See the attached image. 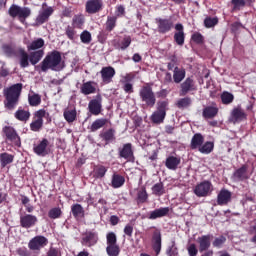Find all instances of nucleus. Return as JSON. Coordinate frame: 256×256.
Masks as SVG:
<instances>
[{"instance_id":"obj_1","label":"nucleus","mask_w":256,"mask_h":256,"mask_svg":"<svg viewBox=\"0 0 256 256\" xmlns=\"http://www.w3.org/2000/svg\"><path fill=\"white\" fill-rule=\"evenodd\" d=\"M23 92V84L16 83L3 89L4 107L8 111H13L19 105L21 93Z\"/></svg>"},{"instance_id":"obj_2","label":"nucleus","mask_w":256,"mask_h":256,"mask_svg":"<svg viewBox=\"0 0 256 256\" xmlns=\"http://www.w3.org/2000/svg\"><path fill=\"white\" fill-rule=\"evenodd\" d=\"M40 69L43 73L51 71H63L65 69V61L61 56V52L54 50L46 55L40 64Z\"/></svg>"},{"instance_id":"obj_3","label":"nucleus","mask_w":256,"mask_h":256,"mask_svg":"<svg viewBox=\"0 0 256 256\" xmlns=\"http://www.w3.org/2000/svg\"><path fill=\"white\" fill-rule=\"evenodd\" d=\"M8 14L10 17H13V19L17 17L20 23L25 24V21H27L28 17H31V8L21 7L19 5L13 4L10 6Z\"/></svg>"},{"instance_id":"obj_4","label":"nucleus","mask_w":256,"mask_h":256,"mask_svg":"<svg viewBox=\"0 0 256 256\" xmlns=\"http://www.w3.org/2000/svg\"><path fill=\"white\" fill-rule=\"evenodd\" d=\"M139 96L146 107H155L157 98L155 97V92H153V88H151V86H143L139 91Z\"/></svg>"},{"instance_id":"obj_5","label":"nucleus","mask_w":256,"mask_h":256,"mask_svg":"<svg viewBox=\"0 0 256 256\" xmlns=\"http://www.w3.org/2000/svg\"><path fill=\"white\" fill-rule=\"evenodd\" d=\"M106 253L108 256H119L121 248L117 244V235L115 232H110L106 235Z\"/></svg>"},{"instance_id":"obj_6","label":"nucleus","mask_w":256,"mask_h":256,"mask_svg":"<svg viewBox=\"0 0 256 256\" xmlns=\"http://www.w3.org/2000/svg\"><path fill=\"white\" fill-rule=\"evenodd\" d=\"M49 118V112L45 111V109H40L34 113V119L30 123L31 131L34 133H39L41 129H43V118Z\"/></svg>"},{"instance_id":"obj_7","label":"nucleus","mask_w":256,"mask_h":256,"mask_svg":"<svg viewBox=\"0 0 256 256\" xmlns=\"http://www.w3.org/2000/svg\"><path fill=\"white\" fill-rule=\"evenodd\" d=\"M167 107H169V103L167 101L158 102L157 110L151 115L152 123H163L165 121V117L167 115Z\"/></svg>"},{"instance_id":"obj_8","label":"nucleus","mask_w":256,"mask_h":256,"mask_svg":"<svg viewBox=\"0 0 256 256\" xmlns=\"http://www.w3.org/2000/svg\"><path fill=\"white\" fill-rule=\"evenodd\" d=\"M213 191V184L209 180H205L194 188L197 197H207Z\"/></svg>"},{"instance_id":"obj_9","label":"nucleus","mask_w":256,"mask_h":256,"mask_svg":"<svg viewBox=\"0 0 256 256\" xmlns=\"http://www.w3.org/2000/svg\"><path fill=\"white\" fill-rule=\"evenodd\" d=\"M85 11L88 15H96L103 11V0H87L85 3Z\"/></svg>"},{"instance_id":"obj_10","label":"nucleus","mask_w":256,"mask_h":256,"mask_svg":"<svg viewBox=\"0 0 256 256\" xmlns=\"http://www.w3.org/2000/svg\"><path fill=\"white\" fill-rule=\"evenodd\" d=\"M48 243L49 240L45 236H35L29 241L28 247L31 251H39L43 247H47Z\"/></svg>"},{"instance_id":"obj_11","label":"nucleus","mask_w":256,"mask_h":256,"mask_svg":"<svg viewBox=\"0 0 256 256\" xmlns=\"http://www.w3.org/2000/svg\"><path fill=\"white\" fill-rule=\"evenodd\" d=\"M33 151L38 157H47L49 153V140L47 138H43L39 143L35 144L33 147Z\"/></svg>"},{"instance_id":"obj_12","label":"nucleus","mask_w":256,"mask_h":256,"mask_svg":"<svg viewBox=\"0 0 256 256\" xmlns=\"http://www.w3.org/2000/svg\"><path fill=\"white\" fill-rule=\"evenodd\" d=\"M38 222L39 219L33 214H23L20 216V226L23 227V229H31V227H35Z\"/></svg>"},{"instance_id":"obj_13","label":"nucleus","mask_w":256,"mask_h":256,"mask_svg":"<svg viewBox=\"0 0 256 256\" xmlns=\"http://www.w3.org/2000/svg\"><path fill=\"white\" fill-rule=\"evenodd\" d=\"M52 15H53V8L47 7L45 4H43L41 10L38 13V16L36 17V23L38 25H43V23H47V21H49V18Z\"/></svg>"},{"instance_id":"obj_14","label":"nucleus","mask_w":256,"mask_h":256,"mask_svg":"<svg viewBox=\"0 0 256 256\" xmlns=\"http://www.w3.org/2000/svg\"><path fill=\"white\" fill-rule=\"evenodd\" d=\"M115 73V68H113L112 66L103 67L100 71L102 83L104 85H109V83H112L113 77H115Z\"/></svg>"},{"instance_id":"obj_15","label":"nucleus","mask_w":256,"mask_h":256,"mask_svg":"<svg viewBox=\"0 0 256 256\" xmlns=\"http://www.w3.org/2000/svg\"><path fill=\"white\" fill-rule=\"evenodd\" d=\"M156 23L158 25V33H169L173 29V20L167 18H156Z\"/></svg>"},{"instance_id":"obj_16","label":"nucleus","mask_w":256,"mask_h":256,"mask_svg":"<svg viewBox=\"0 0 256 256\" xmlns=\"http://www.w3.org/2000/svg\"><path fill=\"white\" fill-rule=\"evenodd\" d=\"M3 133L8 141H11L14 145H21V138L19 137V134H17L15 128L6 126L3 128Z\"/></svg>"},{"instance_id":"obj_17","label":"nucleus","mask_w":256,"mask_h":256,"mask_svg":"<svg viewBox=\"0 0 256 256\" xmlns=\"http://www.w3.org/2000/svg\"><path fill=\"white\" fill-rule=\"evenodd\" d=\"M119 157L126 159V161H135V156L133 155V146L131 143H126L122 148L118 149Z\"/></svg>"},{"instance_id":"obj_18","label":"nucleus","mask_w":256,"mask_h":256,"mask_svg":"<svg viewBox=\"0 0 256 256\" xmlns=\"http://www.w3.org/2000/svg\"><path fill=\"white\" fill-rule=\"evenodd\" d=\"M245 119H247V114L241 106H238L231 111L229 119L231 123H241V121H245Z\"/></svg>"},{"instance_id":"obj_19","label":"nucleus","mask_w":256,"mask_h":256,"mask_svg":"<svg viewBox=\"0 0 256 256\" xmlns=\"http://www.w3.org/2000/svg\"><path fill=\"white\" fill-rule=\"evenodd\" d=\"M103 108L102 105V98L100 95L96 97V99H93L88 104L89 112L92 115H99L101 113V109Z\"/></svg>"},{"instance_id":"obj_20","label":"nucleus","mask_w":256,"mask_h":256,"mask_svg":"<svg viewBox=\"0 0 256 256\" xmlns=\"http://www.w3.org/2000/svg\"><path fill=\"white\" fill-rule=\"evenodd\" d=\"M169 213H171L170 207H161L151 211L148 215V219H151V220L161 219V217H167Z\"/></svg>"},{"instance_id":"obj_21","label":"nucleus","mask_w":256,"mask_h":256,"mask_svg":"<svg viewBox=\"0 0 256 256\" xmlns=\"http://www.w3.org/2000/svg\"><path fill=\"white\" fill-rule=\"evenodd\" d=\"M193 89H195V81L189 77L181 84L180 96H185L189 91H193Z\"/></svg>"},{"instance_id":"obj_22","label":"nucleus","mask_w":256,"mask_h":256,"mask_svg":"<svg viewBox=\"0 0 256 256\" xmlns=\"http://www.w3.org/2000/svg\"><path fill=\"white\" fill-rule=\"evenodd\" d=\"M176 32L174 34V41L177 45L183 46L185 44V32L183 31V24H176L175 25Z\"/></svg>"},{"instance_id":"obj_23","label":"nucleus","mask_w":256,"mask_h":256,"mask_svg":"<svg viewBox=\"0 0 256 256\" xmlns=\"http://www.w3.org/2000/svg\"><path fill=\"white\" fill-rule=\"evenodd\" d=\"M153 242V250L155 251L156 255L161 253V231L155 230L152 236Z\"/></svg>"},{"instance_id":"obj_24","label":"nucleus","mask_w":256,"mask_h":256,"mask_svg":"<svg viewBox=\"0 0 256 256\" xmlns=\"http://www.w3.org/2000/svg\"><path fill=\"white\" fill-rule=\"evenodd\" d=\"M229 201H231V192L227 189L220 190L217 196L218 205H227Z\"/></svg>"},{"instance_id":"obj_25","label":"nucleus","mask_w":256,"mask_h":256,"mask_svg":"<svg viewBox=\"0 0 256 256\" xmlns=\"http://www.w3.org/2000/svg\"><path fill=\"white\" fill-rule=\"evenodd\" d=\"M98 241L97 233L88 232L82 239V244L86 245V247H91L95 245Z\"/></svg>"},{"instance_id":"obj_26","label":"nucleus","mask_w":256,"mask_h":256,"mask_svg":"<svg viewBox=\"0 0 256 256\" xmlns=\"http://www.w3.org/2000/svg\"><path fill=\"white\" fill-rule=\"evenodd\" d=\"M181 164V158L175 156H169L166 158L165 166L171 171H176L177 167Z\"/></svg>"},{"instance_id":"obj_27","label":"nucleus","mask_w":256,"mask_h":256,"mask_svg":"<svg viewBox=\"0 0 256 256\" xmlns=\"http://www.w3.org/2000/svg\"><path fill=\"white\" fill-rule=\"evenodd\" d=\"M63 117L67 123H74V121H77V110L75 108H65Z\"/></svg>"},{"instance_id":"obj_28","label":"nucleus","mask_w":256,"mask_h":256,"mask_svg":"<svg viewBox=\"0 0 256 256\" xmlns=\"http://www.w3.org/2000/svg\"><path fill=\"white\" fill-rule=\"evenodd\" d=\"M80 91L83 95H92L97 91V88L95 87V82L88 81L82 84Z\"/></svg>"},{"instance_id":"obj_29","label":"nucleus","mask_w":256,"mask_h":256,"mask_svg":"<svg viewBox=\"0 0 256 256\" xmlns=\"http://www.w3.org/2000/svg\"><path fill=\"white\" fill-rule=\"evenodd\" d=\"M203 143H205V137L201 133H196L191 139L190 147L191 149H199Z\"/></svg>"},{"instance_id":"obj_30","label":"nucleus","mask_w":256,"mask_h":256,"mask_svg":"<svg viewBox=\"0 0 256 256\" xmlns=\"http://www.w3.org/2000/svg\"><path fill=\"white\" fill-rule=\"evenodd\" d=\"M14 117L18 121L27 123V120L31 117V112H29V110H24L23 108H18V110L14 113Z\"/></svg>"},{"instance_id":"obj_31","label":"nucleus","mask_w":256,"mask_h":256,"mask_svg":"<svg viewBox=\"0 0 256 256\" xmlns=\"http://www.w3.org/2000/svg\"><path fill=\"white\" fill-rule=\"evenodd\" d=\"M111 185L113 189H119L125 185V177L121 176L120 174L114 173L112 175Z\"/></svg>"},{"instance_id":"obj_32","label":"nucleus","mask_w":256,"mask_h":256,"mask_svg":"<svg viewBox=\"0 0 256 256\" xmlns=\"http://www.w3.org/2000/svg\"><path fill=\"white\" fill-rule=\"evenodd\" d=\"M71 212L75 219H83L85 217V210L81 204H74L71 206Z\"/></svg>"},{"instance_id":"obj_33","label":"nucleus","mask_w":256,"mask_h":256,"mask_svg":"<svg viewBox=\"0 0 256 256\" xmlns=\"http://www.w3.org/2000/svg\"><path fill=\"white\" fill-rule=\"evenodd\" d=\"M100 137L103 141H106V143H112V141H115V129L110 128L102 131L100 133Z\"/></svg>"},{"instance_id":"obj_34","label":"nucleus","mask_w":256,"mask_h":256,"mask_svg":"<svg viewBox=\"0 0 256 256\" xmlns=\"http://www.w3.org/2000/svg\"><path fill=\"white\" fill-rule=\"evenodd\" d=\"M213 149H215V143L211 141H207L198 148V151L202 153V155H209L213 153Z\"/></svg>"},{"instance_id":"obj_35","label":"nucleus","mask_w":256,"mask_h":256,"mask_svg":"<svg viewBox=\"0 0 256 256\" xmlns=\"http://www.w3.org/2000/svg\"><path fill=\"white\" fill-rule=\"evenodd\" d=\"M45 46V40L43 38H37L36 40H33L28 46V51H39Z\"/></svg>"},{"instance_id":"obj_36","label":"nucleus","mask_w":256,"mask_h":256,"mask_svg":"<svg viewBox=\"0 0 256 256\" xmlns=\"http://www.w3.org/2000/svg\"><path fill=\"white\" fill-rule=\"evenodd\" d=\"M28 103L30 107H39V105H41V95L35 92H30L28 94Z\"/></svg>"},{"instance_id":"obj_37","label":"nucleus","mask_w":256,"mask_h":256,"mask_svg":"<svg viewBox=\"0 0 256 256\" xmlns=\"http://www.w3.org/2000/svg\"><path fill=\"white\" fill-rule=\"evenodd\" d=\"M185 75H186L185 69L179 68L176 66L173 71L174 83H181V81H183V79H185Z\"/></svg>"},{"instance_id":"obj_38","label":"nucleus","mask_w":256,"mask_h":256,"mask_svg":"<svg viewBox=\"0 0 256 256\" xmlns=\"http://www.w3.org/2000/svg\"><path fill=\"white\" fill-rule=\"evenodd\" d=\"M43 55H45V51L43 50H37L34 52L30 53V63L32 65H37V63H39L41 61V59H43Z\"/></svg>"},{"instance_id":"obj_39","label":"nucleus","mask_w":256,"mask_h":256,"mask_svg":"<svg viewBox=\"0 0 256 256\" xmlns=\"http://www.w3.org/2000/svg\"><path fill=\"white\" fill-rule=\"evenodd\" d=\"M234 181H243L247 179V166H242L234 172Z\"/></svg>"},{"instance_id":"obj_40","label":"nucleus","mask_w":256,"mask_h":256,"mask_svg":"<svg viewBox=\"0 0 256 256\" xmlns=\"http://www.w3.org/2000/svg\"><path fill=\"white\" fill-rule=\"evenodd\" d=\"M219 113V109L214 106H208L203 110V117L205 119H213Z\"/></svg>"},{"instance_id":"obj_41","label":"nucleus","mask_w":256,"mask_h":256,"mask_svg":"<svg viewBox=\"0 0 256 256\" xmlns=\"http://www.w3.org/2000/svg\"><path fill=\"white\" fill-rule=\"evenodd\" d=\"M106 173H107V167L103 165H97L93 169V177H95V179H103Z\"/></svg>"},{"instance_id":"obj_42","label":"nucleus","mask_w":256,"mask_h":256,"mask_svg":"<svg viewBox=\"0 0 256 256\" xmlns=\"http://www.w3.org/2000/svg\"><path fill=\"white\" fill-rule=\"evenodd\" d=\"M117 27V16H107L105 30L111 33Z\"/></svg>"},{"instance_id":"obj_43","label":"nucleus","mask_w":256,"mask_h":256,"mask_svg":"<svg viewBox=\"0 0 256 256\" xmlns=\"http://www.w3.org/2000/svg\"><path fill=\"white\" fill-rule=\"evenodd\" d=\"M105 125H107V119L105 118L96 119L92 123L90 129L94 133L95 131H99V129L105 127Z\"/></svg>"},{"instance_id":"obj_44","label":"nucleus","mask_w":256,"mask_h":256,"mask_svg":"<svg viewBox=\"0 0 256 256\" xmlns=\"http://www.w3.org/2000/svg\"><path fill=\"white\" fill-rule=\"evenodd\" d=\"M19 55H20V67H22L23 69H25V67H29V54H27L25 50L20 49Z\"/></svg>"},{"instance_id":"obj_45","label":"nucleus","mask_w":256,"mask_h":256,"mask_svg":"<svg viewBox=\"0 0 256 256\" xmlns=\"http://www.w3.org/2000/svg\"><path fill=\"white\" fill-rule=\"evenodd\" d=\"M167 256H179V248H177V244L175 240H172L170 245L166 249Z\"/></svg>"},{"instance_id":"obj_46","label":"nucleus","mask_w":256,"mask_h":256,"mask_svg":"<svg viewBox=\"0 0 256 256\" xmlns=\"http://www.w3.org/2000/svg\"><path fill=\"white\" fill-rule=\"evenodd\" d=\"M13 159H14V156L9 153L0 154V163L2 167H7V165L11 164Z\"/></svg>"},{"instance_id":"obj_47","label":"nucleus","mask_w":256,"mask_h":256,"mask_svg":"<svg viewBox=\"0 0 256 256\" xmlns=\"http://www.w3.org/2000/svg\"><path fill=\"white\" fill-rule=\"evenodd\" d=\"M152 193L157 197H161V195H165V187L163 186V183L159 182L154 184L152 187Z\"/></svg>"},{"instance_id":"obj_48","label":"nucleus","mask_w":256,"mask_h":256,"mask_svg":"<svg viewBox=\"0 0 256 256\" xmlns=\"http://www.w3.org/2000/svg\"><path fill=\"white\" fill-rule=\"evenodd\" d=\"M235 99V96L231 92L224 91L221 94V101L223 105H231V102Z\"/></svg>"},{"instance_id":"obj_49","label":"nucleus","mask_w":256,"mask_h":256,"mask_svg":"<svg viewBox=\"0 0 256 256\" xmlns=\"http://www.w3.org/2000/svg\"><path fill=\"white\" fill-rule=\"evenodd\" d=\"M63 215V211H61V208L55 207L49 210L48 217L50 219H59Z\"/></svg>"},{"instance_id":"obj_50","label":"nucleus","mask_w":256,"mask_h":256,"mask_svg":"<svg viewBox=\"0 0 256 256\" xmlns=\"http://www.w3.org/2000/svg\"><path fill=\"white\" fill-rule=\"evenodd\" d=\"M191 103H192L191 98L189 97L181 98L177 101V107L179 109H185L189 107Z\"/></svg>"},{"instance_id":"obj_51","label":"nucleus","mask_w":256,"mask_h":256,"mask_svg":"<svg viewBox=\"0 0 256 256\" xmlns=\"http://www.w3.org/2000/svg\"><path fill=\"white\" fill-rule=\"evenodd\" d=\"M227 238L225 236L216 237L212 242L213 247L216 249H221L225 245Z\"/></svg>"},{"instance_id":"obj_52","label":"nucleus","mask_w":256,"mask_h":256,"mask_svg":"<svg viewBox=\"0 0 256 256\" xmlns=\"http://www.w3.org/2000/svg\"><path fill=\"white\" fill-rule=\"evenodd\" d=\"M85 23L83 16H75L72 20V25L76 29H81Z\"/></svg>"},{"instance_id":"obj_53","label":"nucleus","mask_w":256,"mask_h":256,"mask_svg":"<svg viewBox=\"0 0 256 256\" xmlns=\"http://www.w3.org/2000/svg\"><path fill=\"white\" fill-rule=\"evenodd\" d=\"M131 45V36H125L121 41L119 46H116V49H121V51H125V49L129 48Z\"/></svg>"},{"instance_id":"obj_54","label":"nucleus","mask_w":256,"mask_h":256,"mask_svg":"<svg viewBox=\"0 0 256 256\" xmlns=\"http://www.w3.org/2000/svg\"><path fill=\"white\" fill-rule=\"evenodd\" d=\"M137 199L139 203H145L147 199H149V195L147 194V190L145 188H141L138 191Z\"/></svg>"},{"instance_id":"obj_55","label":"nucleus","mask_w":256,"mask_h":256,"mask_svg":"<svg viewBox=\"0 0 256 256\" xmlns=\"http://www.w3.org/2000/svg\"><path fill=\"white\" fill-rule=\"evenodd\" d=\"M80 40L82 41V43H84V45H89V43H91L92 41L91 32L84 30L80 34Z\"/></svg>"},{"instance_id":"obj_56","label":"nucleus","mask_w":256,"mask_h":256,"mask_svg":"<svg viewBox=\"0 0 256 256\" xmlns=\"http://www.w3.org/2000/svg\"><path fill=\"white\" fill-rule=\"evenodd\" d=\"M217 23H219V19L217 17H207L204 20V25L205 27H207L208 29H210L211 27H215V25H217Z\"/></svg>"},{"instance_id":"obj_57","label":"nucleus","mask_w":256,"mask_h":256,"mask_svg":"<svg viewBox=\"0 0 256 256\" xmlns=\"http://www.w3.org/2000/svg\"><path fill=\"white\" fill-rule=\"evenodd\" d=\"M2 51L6 57H13L15 55V50L10 45L4 44L2 46Z\"/></svg>"},{"instance_id":"obj_58","label":"nucleus","mask_w":256,"mask_h":256,"mask_svg":"<svg viewBox=\"0 0 256 256\" xmlns=\"http://www.w3.org/2000/svg\"><path fill=\"white\" fill-rule=\"evenodd\" d=\"M65 33L68 39H70V41H73L75 39V35H77V32L75 31V29L71 26H67L65 28Z\"/></svg>"},{"instance_id":"obj_59","label":"nucleus","mask_w":256,"mask_h":256,"mask_svg":"<svg viewBox=\"0 0 256 256\" xmlns=\"http://www.w3.org/2000/svg\"><path fill=\"white\" fill-rule=\"evenodd\" d=\"M187 251L189 256H197V254L199 253V250L197 249V245H195V243L188 245Z\"/></svg>"},{"instance_id":"obj_60","label":"nucleus","mask_w":256,"mask_h":256,"mask_svg":"<svg viewBox=\"0 0 256 256\" xmlns=\"http://www.w3.org/2000/svg\"><path fill=\"white\" fill-rule=\"evenodd\" d=\"M47 256H61V250H59V248L50 247Z\"/></svg>"},{"instance_id":"obj_61","label":"nucleus","mask_w":256,"mask_h":256,"mask_svg":"<svg viewBox=\"0 0 256 256\" xmlns=\"http://www.w3.org/2000/svg\"><path fill=\"white\" fill-rule=\"evenodd\" d=\"M192 41H194V43H203V35H201V33H194L192 35Z\"/></svg>"},{"instance_id":"obj_62","label":"nucleus","mask_w":256,"mask_h":256,"mask_svg":"<svg viewBox=\"0 0 256 256\" xmlns=\"http://www.w3.org/2000/svg\"><path fill=\"white\" fill-rule=\"evenodd\" d=\"M123 15H125V7L123 5L117 6L115 17H123Z\"/></svg>"},{"instance_id":"obj_63","label":"nucleus","mask_w":256,"mask_h":256,"mask_svg":"<svg viewBox=\"0 0 256 256\" xmlns=\"http://www.w3.org/2000/svg\"><path fill=\"white\" fill-rule=\"evenodd\" d=\"M17 255L19 256H29V250H27V248L23 247V248H18L16 250Z\"/></svg>"},{"instance_id":"obj_64","label":"nucleus","mask_w":256,"mask_h":256,"mask_svg":"<svg viewBox=\"0 0 256 256\" xmlns=\"http://www.w3.org/2000/svg\"><path fill=\"white\" fill-rule=\"evenodd\" d=\"M125 93H133V84L126 82L123 87Z\"/></svg>"}]
</instances>
